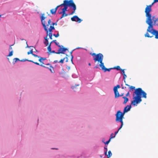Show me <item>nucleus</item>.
<instances>
[{"instance_id":"obj_1","label":"nucleus","mask_w":158,"mask_h":158,"mask_svg":"<svg viewBox=\"0 0 158 158\" xmlns=\"http://www.w3.org/2000/svg\"><path fill=\"white\" fill-rule=\"evenodd\" d=\"M146 93L141 88H138L136 89L133 94L134 99L131 101V104L134 106H137L142 101L141 97L146 98Z\"/></svg>"},{"instance_id":"obj_2","label":"nucleus","mask_w":158,"mask_h":158,"mask_svg":"<svg viewBox=\"0 0 158 158\" xmlns=\"http://www.w3.org/2000/svg\"><path fill=\"white\" fill-rule=\"evenodd\" d=\"M146 16L147 17L146 23L149 25L147 29L148 32L145 34V36L146 37L151 38L153 37V35L150 36L148 32L152 34L155 36V38L158 39V31L153 29L152 22L151 19V15L150 13L146 14Z\"/></svg>"},{"instance_id":"obj_3","label":"nucleus","mask_w":158,"mask_h":158,"mask_svg":"<svg viewBox=\"0 0 158 158\" xmlns=\"http://www.w3.org/2000/svg\"><path fill=\"white\" fill-rule=\"evenodd\" d=\"M126 108L127 107H126L125 108H124L123 113L121 112L120 110H118L115 114L116 116V122H120L121 123L120 127L118 129V130H119L122 128L123 125V119L125 113L130 110V107H129L127 110L126 109Z\"/></svg>"},{"instance_id":"obj_4","label":"nucleus","mask_w":158,"mask_h":158,"mask_svg":"<svg viewBox=\"0 0 158 158\" xmlns=\"http://www.w3.org/2000/svg\"><path fill=\"white\" fill-rule=\"evenodd\" d=\"M62 5H65L68 7H69L70 8H73V11L72 12V14L74 13L76 9V6L73 0H65L64 1Z\"/></svg>"},{"instance_id":"obj_5","label":"nucleus","mask_w":158,"mask_h":158,"mask_svg":"<svg viewBox=\"0 0 158 158\" xmlns=\"http://www.w3.org/2000/svg\"><path fill=\"white\" fill-rule=\"evenodd\" d=\"M93 58L95 62L98 61L100 63L99 66L100 67L104 63L103 62V56L102 53H99L97 54L96 56H94Z\"/></svg>"},{"instance_id":"obj_6","label":"nucleus","mask_w":158,"mask_h":158,"mask_svg":"<svg viewBox=\"0 0 158 158\" xmlns=\"http://www.w3.org/2000/svg\"><path fill=\"white\" fill-rule=\"evenodd\" d=\"M38 57V58H39V61L41 63L40 64L39 63H37V62H34L33 60H29L26 59H24L22 60H20V61H22V62H24L26 61H28L32 62L37 65H40L41 66H42V67H46L45 66H44V65H43L44 64L43 62V60H42V57H41L40 56H38V57Z\"/></svg>"},{"instance_id":"obj_7","label":"nucleus","mask_w":158,"mask_h":158,"mask_svg":"<svg viewBox=\"0 0 158 158\" xmlns=\"http://www.w3.org/2000/svg\"><path fill=\"white\" fill-rule=\"evenodd\" d=\"M158 2V0H154L153 2L149 6H147L145 8V12L146 14L150 13V12L152 11L151 6L153 4L156 2Z\"/></svg>"},{"instance_id":"obj_8","label":"nucleus","mask_w":158,"mask_h":158,"mask_svg":"<svg viewBox=\"0 0 158 158\" xmlns=\"http://www.w3.org/2000/svg\"><path fill=\"white\" fill-rule=\"evenodd\" d=\"M67 50L68 49L67 48H64L63 46L62 45L60 47L58 52H56V54H60V53L64 54V52Z\"/></svg>"},{"instance_id":"obj_9","label":"nucleus","mask_w":158,"mask_h":158,"mask_svg":"<svg viewBox=\"0 0 158 158\" xmlns=\"http://www.w3.org/2000/svg\"><path fill=\"white\" fill-rule=\"evenodd\" d=\"M57 24L56 23H53L52 22V21L51 19H49L48 21V23L46 24V27L47 28V31H46V33H47V34H48V29L49 27V25H50V26H52H52H54V25H56Z\"/></svg>"},{"instance_id":"obj_10","label":"nucleus","mask_w":158,"mask_h":158,"mask_svg":"<svg viewBox=\"0 0 158 158\" xmlns=\"http://www.w3.org/2000/svg\"><path fill=\"white\" fill-rule=\"evenodd\" d=\"M44 14H43L41 16V21L42 22V24L44 27V29L45 31H47V28L46 27V25L45 23V21H44V20L46 18V17H45L44 16Z\"/></svg>"},{"instance_id":"obj_11","label":"nucleus","mask_w":158,"mask_h":158,"mask_svg":"<svg viewBox=\"0 0 158 158\" xmlns=\"http://www.w3.org/2000/svg\"><path fill=\"white\" fill-rule=\"evenodd\" d=\"M71 20L73 21H76L80 23L81 20L79 17L76 15H75L71 18Z\"/></svg>"},{"instance_id":"obj_12","label":"nucleus","mask_w":158,"mask_h":158,"mask_svg":"<svg viewBox=\"0 0 158 158\" xmlns=\"http://www.w3.org/2000/svg\"><path fill=\"white\" fill-rule=\"evenodd\" d=\"M114 91L115 94V98H117L119 97L118 92L116 87H114Z\"/></svg>"},{"instance_id":"obj_13","label":"nucleus","mask_w":158,"mask_h":158,"mask_svg":"<svg viewBox=\"0 0 158 158\" xmlns=\"http://www.w3.org/2000/svg\"><path fill=\"white\" fill-rule=\"evenodd\" d=\"M100 67L101 69L104 71V72H106V71H110L111 69H113V68H110L109 69H107L106 68L104 65V64L102 65Z\"/></svg>"},{"instance_id":"obj_14","label":"nucleus","mask_w":158,"mask_h":158,"mask_svg":"<svg viewBox=\"0 0 158 158\" xmlns=\"http://www.w3.org/2000/svg\"><path fill=\"white\" fill-rule=\"evenodd\" d=\"M59 14H62V16L59 19H61L63 17H64L65 16H68V15L67 14H66L65 12L64 11H64H62V12H59Z\"/></svg>"},{"instance_id":"obj_15","label":"nucleus","mask_w":158,"mask_h":158,"mask_svg":"<svg viewBox=\"0 0 158 158\" xmlns=\"http://www.w3.org/2000/svg\"><path fill=\"white\" fill-rule=\"evenodd\" d=\"M54 29L55 28L54 26H50L49 28V29L48 30V31H49V33H48V35H50V34H52V30Z\"/></svg>"},{"instance_id":"obj_16","label":"nucleus","mask_w":158,"mask_h":158,"mask_svg":"<svg viewBox=\"0 0 158 158\" xmlns=\"http://www.w3.org/2000/svg\"><path fill=\"white\" fill-rule=\"evenodd\" d=\"M61 5H62L61 6H64V8L62 9V11L64 12V11L65 12L66 11H67L68 7L67 6L65 5H62V4H61Z\"/></svg>"},{"instance_id":"obj_17","label":"nucleus","mask_w":158,"mask_h":158,"mask_svg":"<svg viewBox=\"0 0 158 158\" xmlns=\"http://www.w3.org/2000/svg\"><path fill=\"white\" fill-rule=\"evenodd\" d=\"M65 59H67V60H66V62H67L68 61V58L67 57H65L63 58V59H61V60H60L59 62V63H61L62 64L63 63L64 61V60Z\"/></svg>"},{"instance_id":"obj_18","label":"nucleus","mask_w":158,"mask_h":158,"mask_svg":"<svg viewBox=\"0 0 158 158\" xmlns=\"http://www.w3.org/2000/svg\"><path fill=\"white\" fill-rule=\"evenodd\" d=\"M123 98L124 99L123 103L124 104H126L127 103V102L128 101L129 99L126 97H123Z\"/></svg>"},{"instance_id":"obj_19","label":"nucleus","mask_w":158,"mask_h":158,"mask_svg":"<svg viewBox=\"0 0 158 158\" xmlns=\"http://www.w3.org/2000/svg\"><path fill=\"white\" fill-rule=\"evenodd\" d=\"M79 85H75V86H73L71 87V88L73 89L74 90V91H76L78 89L76 87V86H78Z\"/></svg>"},{"instance_id":"obj_20","label":"nucleus","mask_w":158,"mask_h":158,"mask_svg":"<svg viewBox=\"0 0 158 158\" xmlns=\"http://www.w3.org/2000/svg\"><path fill=\"white\" fill-rule=\"evenodd\" d=\"M29 52H30L31 54H32L33 56L35 57H38V56L35 54H34L33 53V49H31L29 51Z\"/></svg>"},{"instance_id":"obj_21","label":"nucleus","mask_w":158,"mask_h":158,"mask_svg":"<svg viewBox=\"0 0 158 158\" xmlns=\"http://www.w3.org/2000/svg\"><path fill=\"white\" fill-rule=\"evenodd\" d=\"M113 69H117V70H121V69L120 67L119 66H116L114 67L113 68Z\"/></svg>"},{"instance_id":"obj_22","label":"nucleus","mask_w":158,"mask_h":158,"mask_svg":"<svg viewBox=\"0 0 158 158\" xmlns=\"http://www.w3.org/2000/svg\"><path fill=\"white\" fill-rule=\"evenodd\" d=\"M112 155V153L110 151H109L108 152V155H107L108 156V158H110V156H111Z\"/></svg>"},{"instance_id":"obj_23","label":"nucleus","mask_w":158,"mask_h":158,"mask_svg":"<svg viewBox=\"0 0 158 158\" xmlns=\"http://www.w3.org/2000/svg\"><path fill=\"white\" fill-rule=\"evenodd\" d=\"M52 41H53V42H54L56 44V45L58 47H60L61 46L59 45V43H57L56 42V40H52Z\"/></svg>"},{"instance_id":"obj_24","label":"nucleus","mask_w":158,"mask_h":158,"mask_svg":"<svg viewBox=\"0 0 158 158\" xmlns=\"http://www.w3.org/2000/svg\"><path fill=\"white\" fill-rule=\"evenodd\" d=\"M51 44H49V45H48V47L47 48L48 50V52H51Z\"/></svg>"},{"instance_id":"obj_25","label":"nucleus","mask_w":158,"mask_h":158,"mask_svg":"<svg viewBox=\"0 0 158 158\" xmlns=\"http://www.w3.org/2000/svg\"><path fill=\"white\" fill-rule=\"evenodd\" d=\"M73 50L71 51L70 52V54L71 55V62H72V64L73 63V56L72 55V52H73Z\"/></svg>"},{"instance_id":"obj_26","label":"nucleus","mask_w":158,"mask_h":158,"mask_svg":"<svg viewBox=\"0 0 158 158\" xmlns=\"http://www.w3.org/2000/svg\"><path fill=\"white\" fill-rule=\"evenodd\" d=\"M115 137V135L114 136V137H110V139L107 141H106V143H105V144H108L110 142V139H112L113 138H114Z\"/></svg>"},{"instance_id":"obj_27","label":"nucleus","mask_w":158,"mask_h":158,"mask_svg":"<svg viewBox=\"0 0 158 158\" xmlns=\"http://www.w3.org/2000/svg\"><path fill=\"white\" fill-rule=\"evenodd\" d=\"M49 69L52 73H53L54 72L53 68L51 66H50V68H49Z\"/></svg>"},{"instance_id":"obj_28","label":"nucleus","mask_w":158,"mask_h":158,"mask_svg":"<svg viewBox=\"0 0 158 158\" xmlns=\"http://www.w3.org/2000/svg\"><path fill=\"white\" fill-rule=\"evenodd\" d=\"M50 12L52 14H55L56 13V11H55L53 9L50 10Z\"/></svg>"},{"instance_id":"obj_29","label":"nucleus","mask_w":158,"mask_h":158,"mask_svg":"<svg viewBox=\"0 0 158 158\" xmlns=\"http://www.w3.org/2000/svg\"><path fill=\"white\" fill-rule=\"evenodd\" d=\"M129 88H130V90H129V91H130V90H131L132 91H133V90L135 89V87L134 86H130L129 87Z\"/></svg>"},{"instance_id":"obj_30","label":"nucleus","mask_w":158,"mask_h":158,"mask_svg":"<svg viewBox=\"0 0 158 158\" xmlns=\"http://www.w3.org/2000/svg\"><path fill=\"white\" fill-rule=\"evenodd\" d=\"M61 5H61V4H60V5H58V6H57L55 8V9H53L54 10H55V11H56V10H57V9L58 8V7H59L61 6Z\"/></svg>"},{"instance_id":"obj_31","label":"nucleus","mask_w":158,"mask_h":158,"mask_svg":"<svg viewBox=\"0 0 158 158\" xmlns=\"http://www.w3.org/2000/svg\"><path fill=\"white\" fill-rule=\"evenodd\" d=\"M44 43L45 44L46 46H47L48 44V40H45V41L44 42Z\"/></svg>"},{"instance_id":"obj_32","label":"nucleus","mask_w":158,"mask_h":158,"mask_svg":"<svg viewBox=\"0 0 158 158\" xmlns=\"http://www.w3.org/2000/svg\"><path fill=\"white\" fill-rule=\"evenodd\" d=\"M13 51H11L10 52L9 55L8 56H10L13 55Z\"/></svg>"},{"instance_id":"obj_33","label":"nucleus","mask_w":158,"mask_h":158,"mask_svg":"<svg viewBox=\"0 0 158 158\" xmlns=\"http://www.w3.org/2000/svg\"><path fill=\"white\" fill-rule=\"evenodd\" d=\"M123 75V79H124V81L125 82H126L125 79L127 77V76L125 74Z\"/></svg>"},{"instance_id":"obj_34","label":"nucleus","mask_w":158,"mask_h":158,"mask_svg":"<svg viewBox=\"0 0 158 158\" xmlns=\"http://www.w3.org/2000/svg\"><path fill=\"white\" fill-rule=\"evenodd\" d=\"M90 54L92 56H93V57L94 56H96V55H97L96 53H90Z\"/></svg>"},{"instance_id":"obj_35","label":"nucleus","mask_w":158,"mask_h":158,"mask_svg":"<svg viewBox=\"0 0 158 158\" xmlns=\"http://www.w3.org/2000/svg\"><path fill=\"white\" fill-rule=\"evenodd\" d=\"M126 107H127V108H126L127 110L129 107H130V109L131 108V105L130 106L127 105L126 107H125L124 108H125Z\"/></svg>"},{"instance_id":"obj_36","label":"nucleus","mask_w":158,"mask_h":158,"mask_svg":"<svg viewBox=\"0 0 158 158\" xmlns=\"http://www.w3.org/2000/svg\"><path fill=\"white\" fill-rule=\"evenodd\" d=\"M59 34L58 33L57 34H54L53 35L56 37H57L59 36Z\"/></svg>"},{"instance_id":"obj_37","label":"nucleus","mask_w":158,"mask_h":158,"mask_svg":"<svg viewBox=\"0 0 158 158\" xmlns=\"http://www.w3.org/2000/svg\"><path fill=\"white\" fill-rule=\"evenodd\" d=\"M48 35L49 36L50 39L51 40H52V34H50V35Z\"/></svg>"},{"instance_id":"obj_38","label":"nucleus","mask_w":158,"mask_h":158,"mask_svg":"<svg viewBox=\"0 0 158 158\" xmlns=\"http://www.w3.org/2000/svg\"><path fill=\"white\" fill-rule=\"evenodd\" d=\"M14 60H15V62H16L17 60H19V59H18V58H15L14 59Z\"/></svg>"},{"instance_id":"obj_39","label":"nucleus","mask_w":158,"mask_h":158,"mask_svg":"<svg viewBox=\"0 0 158 158\" xmlns=\"http://www.w3.org/2000/svg\"><path fill=\"white\" fill-rule=\"evenodd\" d=\"M124 69H121V70L122 71V74L123 75L125 74V72L124 71Z\"/></svg>"},{"instance_id":"obj_40","label":"nucleus","mask_w":158,"mask_h":158,"mask_svg":"<svg viewBox=\"0 0 158 158\" xmlns=\"http://www.w3.org/2000/svg\"><path fill=\"white\" fill-rule=\"evenodd\" d=\"M104 148L106 149V152H105V155H106V154H107V148L106 147H105Z\"/></svg>"},{"instance_id":"obj_41","label":"nucleus","mask_w":158,"mask_h":158,"mask_svg":"<svg viewBox=\"0 0 158 158\" xmlns=\"http://www.w3.org/2000/svg\"><path fill=\"white\" fill-rule=\"evenodd\" d=\"M114 87H116L117 88V89H118V88H119L120 87V85H117L116 86H115Z\"/></svg>"},{"instance_id":"obj_42","label":"nucleus","mask_w":158,"mask_h":158,"mask_svg":"<svg viewBox=\"0 0 158 158\" xmlns=\"http://www.w3.org/2000/svg\"><path fill=\"white\" fill-rule=\"evenodd\" d=\"M128 96H129V92H128L126 95V97Z\"/></svg>"},{"instance_id":"obj_43","label":"nucleus","mask_w":158,"mask_h":158,"mask_svg":"<svg viewBox=\"0 0 158 158\" xmlns=\"http://www.w3.org/2000/svg\"><path fill=\"white\" fill-rule=\"evenodd\" d=\"M13 45H10V48H9V50H11V49H12V48L11 46H13Z\"/></svg>"},{"instance_id":"obj_44","label":"nucleus","mask_w":158,"mask_h":158,"mask_svg":"<svg viewBox=\"0 0 158 158\" xmlns=\"http://www.w3.org/2000/svg\"><path fill=\"white\" fill-rule=\"evenodd\" d=\"M47 35H48V34H47ZM47 36H48V35H47V36H46V37H44V39H45V40H48L47 39Z\"/></svg>"},{"instance_id":"obj_45","label":"nucleus","mask_w":158,"mask_h":158,"mask_svg":"<svg viewBox=\"0 0 158 158\" xmlns=\"http://www.w3.org/2000/svg\"><path fill=\"white\" fill-rule=\"evenodd\" d=\"M46 59V58H43V57H42V60L43 61H44V60H45Z\"/></svg>"},{"instance_id":"obj_46","label":"nucleus","mask_w":158,"mask_h":158,"mask_svg":"<svg viewBox=\"0 0 158 158\" xmlns=\"http://www.w3.org/2000/svg\"><path fill=\"white\" fill-rule=\"evenodd\" d=\"M56 52H55V51L53 50L52 51H51V52L50 53H56Z\"/></svg>"},{"instance_id":"obj_47","label":"nucleus","mask_w":158,"mask_h":158,"mask_svg":"<svg viewBox=\"0 0 158 158\" xmlns=\"http://www.w3.org/2000/svg\"><path fill=\"white\" fill-rule=\"evenodd\" d=\"M119 130H118V131H115V135H116L117 133L118 132V131Z\"/></svg>"},{"instance_id":"obj_48","label":"nucleus","mask_w":158,"mask_h":158,"mask_svg":"<svg viewBox=\"0 0 158 158\" xmlns=\"http://www.w3.org/2000/svg\"><path fill=\"white\" fill-rule=\"evenodd\" d=\"M98 68V65H96V66H94V69H96V68Z\"/></svg>"},{"instance_id":"obj_49","label":"nucleus","mask_w":158,"mask_h":158,"mask_svg":"<svg viewBox=\"0 0 158 158\" xmlns=\"http://www.w3.org/2000/svg\"><path fill=\"white\" fill-rule=\"evenodd\" d=\"M123 94H121V95L120 94H119V97L123 96Z\"/></svg>"},{"instance_id":"obj_50","label":"nucleus","mask_w":158,"mask_h":158,"mask_svg":"<svg viewBox=\"0 0 158 158\" xmlns=\"http://www.w3.org/2000/svg\"><path fill=\"white\" fill-rule=\"evenodd\" d=\"M58 62V61L57 60H56L54 61V62L55 63H57Z\"/></svg>"},{"instance_id":"obj_51","label":"nucleus","mask_w":158,"mask_h":158,"mask_svg":"<svg viewBox=\"0 0 158 158\" xmlns=\"http://www.w3.org/2000/svg\"><path fill=\"white\" fill-rule=\"evenodd\" d=\"M113 135V133H112V134H111V135H110V137H113L112 136Z\"/></svg>"},{"instance_id":"obj_52","label":"nucleus","mask_w":158,"mask_h":158,"mask_svg":"<svg viewBox=\"0 0 158 158\" xmlns=\"http://www.w3.org/2000/svg\"><path fill=\"white\" fill-rule=\"evenodd\" d=\"M27 54L28 55H29L30 54H31L30 52H27Z\"/></svg>"},{"instance_id":"obj_53","label":"nucleus","mask_w":158,"mask_h":158,"mask_svg":"<svg viewBox=\"0 0 158 158\" xmlns=\"http://www.w3.org/2000/svg\"><path fill=\"white\" fill-rule=\"evenodd\" d=\"M125 85H126L127 86H129V87H130V86L129 85H128V84H125Z\"/></svg>"},{"instance_id":"obj_54","label":"nucleus","mask_w":158,"mask_h":158,"mask_svg":"<svg viewBox=\"0 0 158 158\" xmlns=\"http://www.w3.org/2000/svg\"><path fill=\"white\" fill-rule=\"evenodd\" d=\"M88 65L89 66H90L91 65V64L90 63H89V64H88Z\"/></svg>"},{"instance_id":"obj_55","label":"nucleus","mask_w":158,"mask_h":158,"mask_svg":"<svg viewBox=\"0 0 158 158\" xmlns=\"http://www.w3.org/2000/svg\"><path fill=\"white\" fill-rule=\"evenodd\" d=\"M53 42V41H51V42L50 43V44H51V43H52V42Z\"/></svg>"},{"instance_id":"obj_56","label":"nucleus","mask_w":158,"mask_h":158,"mask_svg":"<svg viewBox=\"0 0 158 158\" xmlns=\"http://www.w3.org/2000/svg\"><path fill=\"white\" fill-rule=\"evenodd\" d=\"M122 88L123 89H124L123 87H122Z\"/></svg>"},{"instance_id":"obj_57","label":"nucleus","mask_w":158,"mask_h":158,"mask_svg":"<svg viewBox=\"0 0 158 158\" xmlns=\"http://www.w3.org/2000/svg\"><path fill=\"white\" fill-rule=\"evenodd\" d=\"M154 17H152V18H154Z\"/></svg>"},{"instance_id":"obj_58","label":"nucleus","mask_w":158,"mask_h":158,"mask_svg":"<svg viewBox=\"0 0 158 158\" xmlns=\"http://www.w3.org/2000/svg\"><path fill=\"white\" fill-rule=\"evenodd\" d=\"M48 65H50V64H48Z\"/></svg>"}]
</instances>
